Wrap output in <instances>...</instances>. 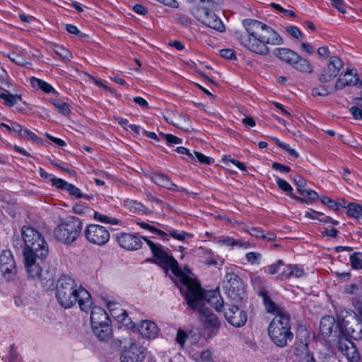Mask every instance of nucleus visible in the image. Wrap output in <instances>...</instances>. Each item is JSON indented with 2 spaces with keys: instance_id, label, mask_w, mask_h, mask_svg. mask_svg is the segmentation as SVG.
Instances as JSON below:
<instances>
[{
  "instance_id": "obj_46",
  "label": "nucleus",
  "mask_w": 362,
  "mask_h": 362,
  "mask_svg": "<svg viewBox=\"0 0 362 362\" xmlns=\"http://www.w3.org/2000/svg\"><path fill=\"white\" fill-rule=\"evenodd\" d=\"M293 180L296 185V187H297V189L298 190V192H300V194H302V192H305V189H303V187L305 186L306 185V181L304 178H303L300 175H296L294 178H293Z\"/></svg>"
},
{
  "instance_id": "obj_16",
  "label": "nucleus",
  "mask_w": 362,
  "mask_h": 362,
  "mask_svg": "<svg viewBox=\"0 0 362 362\" xmlns=\"http://www.w3.org/2000/svg\"><path fill=\"white\" fill-rule=\"evenodd\" d=\"M198 12V19L202 23L220 33L225 31L226 28L221 20L216 14L209 11V8H200Z\"/></svg>"
},
{
  "instance_id": "obj_37",
  "label": "nucleus",
  "mask_w": 362,
  "mask_h": 362,
  "mask_svg": "<svg viewBox=\"0 0 362 362\" xmlns=\"http://www.w3.org/2000/svg\"><path fill=\"white\" fill-rule=\"evenodd\" d=\"M163 228L168 232V236L170 235L178 240H184L186 236H190L189 234L187 233L185 231L179 232L166 226H163Z\"/></svg>"
},
{
  "instance_id": "obj_61",
  "label": "nucleus",
  "mask_w": 362,
  "mask_h": 362,
  "mask_svg": "<svg viewBox=\"0 0 362 362\" xmlns=\"http://www.w3.org/2000/svg\"><path fill=\"white\" fill-rule=\"evenodd\" d=\"M151 233H153L156 235H158L164 240H168V231H163V230H161L156 227H153V229Z\"/></svg>"
},
{
  "instance_id": "obj_22",
  "label": "nucleus",
  "mask_w": 362,
  "mask_h": 362,
  "mask_svg": "<svg viewBox=\"0 0 362 362\" xmlns=\"http://www.w3.org/2000/svg\"><path fill=\"white\" fill-rule=\"evenodd\" d=\"M50 182L53 186L56 187L57 189L66 191L71 197H74L77 199L83 198L88 200L92 199V196L82 193L80 189L61 178L52 177L50 179Z\"/></svg>"
},
{
  "instance_id": "obj_53",
  "label": "nucleus",
  "mask_w": 362,
  "mask_h": 362,
  "mask_svg": "<svg viewBox=\"0 0 362 362\" xmlns=\"http://www.w3.org/2000/svg\"><path fill=\"white\" fill-rule=\"evenodd\" d=\"M222 160L224 162H226V161L230 162L231 163L235 165L238 168H239L242 171L246 170V166L245 165V164L242 162H240V161L235 160V159L230 158L227 156H223Z\"/></svg>"
},
{
  "instance_id": "obj_10",
  "label": "nucleus",
  "mask_w": 362,
  "mask_h": 362,
  "mask_svg": "<svg viewBox=\"0 0 362 362\" xmlns=\"http://www.w3.org/2000/svg\"><path fill=\"white\" fill-rule=\"evenodd\" d=\"M223 288L227 296L235 300H241L244 297V286L240 278L235 273H227L223 281Z\"/></svg>"
},
{
  "instance_id": "obj_24",
  "label": "nucleus",
  "mask_w": 362,
  "mask_h": 362,
  "mask_svg": "<svg viewBox=\"0 0 362 362\" xmlns=\"http://www.w3.org/2000/svg\"><path fill=\"white\" fill-rule=\"evenodd\" d=\"M138 331L145 338L153 339L158 334L156 324L150 320H142L138 327Z\"/></svg>"
},
{
  "instance_id": "obj_50",
  "label": "nucleus",
  "mask_w": 362,
  "mask_h": 362,
  "mask_svg": "<svg viewBox=\"0 0 362 362\" xmlns=\"http://www.w3.org/2000/svg\"><path fill=\"white\" fill-rule=\"evenodd\" d=\"M271 6L274 8H275L276 10L280 11L281 13H284V15H286L287 16H289L291 18H295L296 17V14H295V13L293 11H292L291 10H287V9L283 8L279 4H275V3H272Z\"/></svg>"
},
{
  "instance_id": "obj_30",
  "label": "nucleus",
  "mask_w": 362,
  "mask_h": 362,
  "mask_svg": "<svg viewBox=\"0 0 362 362\" xmlns=\"http://www.w3.org/2000/svg\"><path fill=\"white\" fill-rule=\"evenodd\" d=\"M276 177V182L278 187L284 192L288 193L292 198L297 199L298 201L303 203L305 200L303 198L298 197L292 194L293 188L291 185L286 180L279 177Z\"/></svg>"
},
{
  "instance_id": "obj_18",
  "label": "nucleus",
  "mask_w": 362,
  "mask_h": 362,
  "mask_svg": "<svg viewBox=\"0 0 362 362\" xmlns=\"http://www.w3.org/2000/svg\"><path fill=\"white\" fill-rule=\"evenodd\" d=\"M343 68V62L338 57L333 56L329 58L327 66L324 69L319 76L321 83H327L334 78Z\"/></svg>"
},
{
  "instance_id": "obj_21",
  "label": "nucleus",
  "mask_w": 362,
  "mask_h": 362,
  "mask_svg": "<svg viewBox=\"0 0 362 362\" xmlns=\"http://www.w3.org/2000/svg\"><path fill=\"white\" fill-rule=\"evenodd\" d=\"M224 316L228 323L237 327L243 326L247 320L245 312L235 305H228L224 312Z\"/></svg>"
},
{
  "instance_id": "obj_6",
  "label": "nucleus",
  "mask_w": 362,
  "mask_h": 362,
  "mask_svg": "<svg viewBox=\"0 0 362 362\" xmlns=\"http://www.w3.org/2000/svg\"><path fill=\"white\" fill-rule=\"evenodd\" d=\"M188 306L198 314V317L204 327L210 329L214 332H217L221 326L220 321L209 308L203 306V300L200 295L197 293H191L189 294Z\"/></svg>"
},
{
  "instance_id": "obj_33",
  "label": "nucleus",
  "mask_w": 362,
  "mask_h": 362,
  "mask_svg": "<svg viewBox=\"0 0 362 362\" xmlns=\"http://www.w3.org/2000/svg\"><path fill=\"white\" fill-rule=\"evenodd\" d=\"M52 103L60 114L63 115L64 116L69 115L71 110L67 103L59 100H53Z\"/></svg>"
},
{
  "instance_id": "obj_57",
  "label": "nucleus",
  "mask_w": 362,
  "mask_h": 362,
  "mask_svg": "<svg viewBox=\"0 0 362 362\" xmlns=\"http://www.w3.org/2000/svg\"><path fill=\"white\" fill-rule=\"evenodd\" d=\"M301 195L307 197L310 201H315L319 198L317 193L312 189H305Z\"/></svg>"
},
{
  "instance_id": "obj_5",
  "label": "nucleus",
  "mask_w": 362,
  "mask_h": 362,
  "mask_svg": "<svg viewBox=\"0 0 362 362\" xmlns=\"http://www.w3.org/2000/svg\"><path fill=\"white\" fill-rule=\"evenodd\" d=\"M182 284L186 287L185 299L187 303L191 293H197L200 295L203 300V306L205 307L206 302L214 307L218 312L221 311L223 307V300L218 289L208 291L205 292L202 289L200 284L189 276H184L182 279Z\"/></svg>"
},
{
  "instance_id": "obj_62",
  "label": "nucleus",
  "mask_w": 362,
  "mask_h": 362,
  "mask_svg": "<svg viewBox=\"0 0 362 362\" xmlns=\"http://www.w3.org/2000/svg\"><path fill=\"white\" fill-rule=\"evenodd\" d=\"M332 5L341 13L346 12L345 8L343 6V0H332Z\"/></svg>"
},
{
  "instance_id": "obj_17",
  "label": "nucleus",
  "mask_w": 362,
  "mask_h": 362,
  "mask_svg": "<svg viewBox=\"0 0 362 362\" xmlns=\"http://www.w3.org/2000/svg\"><path fill=\"white\" fill-rule=\"evenodd\" d=\"M320 331L324 338L337 337L342 335L341 325L332 316L323 317L320 323Z\"/></svg>"
},
{
  "instance_id": "obj_56",
  "label": "nucleus",
  "mask_w": 362,
  "mask_h": 362,
  "mask_svg": "<svg viewBox=\"0 0 362 362\" xmlns=\"http://www.w3.org/2000/svg\"><path fill=\"white\" fill-rule=\"evenodd\" d=\"M175 151L180 154L187 155L189 161H193L194 160V156L191 153L189 150L187 148L179 146L175 149Z\"/></svg>"
},
{
  "instance_id": "obj_9",
  "label": "nucleus",
  "mask_w": 362,
  "mask_h": 362,
  "mask_svg": "<svg viewBox=\"0 0 362 362\" xmlns=\"http://www.w3.org/2000/svg\"><path fill=\"white\" fill-rule=\"evenodd\" d=\"M91 327L94 334L101 341H107L112 334L110 319L106 311L99 306L92 308L90 313Z\"/></svg>"
},
{
  "instance_id": "obj_59",
  "label": "nucleus",
  "mask_w": 362,
  "mask_h": 362,
  "mask_svg": "<svg viewBox=\"0 0 362 362\" xmlns=\"http://www.w3.org/2000/svg\"><path fill=\"white\" fill-rule=\"evenodd\" d=\"M350 112L356 119L362 120V110L356 106H353L350 108Z\"/></svg>"
},
{
  "instance_id": "obj_36",
  "label": "nucleus",
  "mask_w": 362,
  "mask_h": 362,
  "mask_svg": "<svg viewBox=\"0 0 362 362\" xmlns=\"http://www.w3.org/2000/svg\"><path fill=\"white\" fill-rule=\"evenodd\" d=\"M94 218L101 223H110L112 225H117L119 223V220L115 218L101 214L98 211H94Z\"/></svg>"
},
{
  "instance_id": "obj_42",
  "label": "nucleus",
  "mask_w": 362,
  "mask_h": 362,
  "mask_svg": "<svg viewBox=\"0 0 362 362\" xmlns=\"http://www.w3.org/2000/svg\"><path fill=\"white\" fill-rule=\"evenodd\" d=\"M359 254V252H354L350 256L351 265L354 269H362V259L358 257Z\"/></svg>"
},
{
  "instance_id": "obj_20",
  "label": "nucleus",
  "mask_w": 362,
  "mask_h": 362,
  "mask_svg": "<svg viewBox=\"0 0 362 362\" xmlns=\"http://www.w3.org/2000/svg\"><path fill=\"white\" fill-rule=\"evenodd\" d=\"M0 269L7 280L13 278L16 274V262L10 250H4L0 255Z\"/></svg>"
},
{
  "instance_id": "obj_13",
  "label": "nucleus",
  "mask_w": 362,
  "mask_h": 362,
  "mask_svg": "<svg viewBox=\"0 0 362 362\" xmlns=\"http://www.w3.org/2000/svg\"><path fill=\"white\" fill-rule=\"evenodd\" d=\"M337 347L350 362H358L361 358L360 353L358 352L354 343L349 339L346 336L342 334L339 336Z\"/></svg>"
},
{
  "instance_id": "obj_60",
  "label": "nucleus",
  "mask_w": 362,
  "mask_h": 362,
  "mask_svg": "<svg viewBox=\"0 0 362 362\" xmlns=\"http://www.w3.org/2000/svg\"><path fill=\"white\" fill-rule=\"evenodd\" d=\"M317 221H319L321 223H332L334 226H337L339 224V221L334 220L330 216H325L324 214L322 216H319V218H317Z\"/></svg>"
},
{
  "instance_id": "obj_52",
  "label": "nucleus",
  "mask_w": 362,
  "mask_h": 362,
  "mask_svg": "<svg viewBox=\"0 0 362 362\" xmlns=\"http://www.w3.org/2000/svg\"><path fill=\"white\" fill-rule=\"evenodd\" d=\"M21 139L35 141H37L39 140L38 137L33 132H30L26 128L23 129V131L21 132Z\"/></svg>"
},
{
  "instance_id": "obj_23",
  "label": "nucleus",
  "mask_w": 362,
  "mask_h": 362,
  "mask_svg": "<svg viewBox=\"0 0 362 362\" xmlns=\"http://www.w3.org/2000/svg\"><path fill=\"white\" fill-rule=\"evenodd\" d=\"M118 244L123 248L128 250H136L141 247V240L134 235L121 233L116 235Z\"/></svg>"
},
{
  "instance_id": "obj_41",
  "label": "nucleus",
  "mask_w": 362,
  "mask_h": 362,
  "mask_svg": "<svg viewBox=\"0 0 362 362\" xmlns=\"http://www.w3.org/2000/svg\"><path fill=\"white\" fill-rule=\"evenodd\" d=\"M159 136L163 137L168 145L180 144L182 143V140L176 136L170 134L159 133Z\"/></svg>"
},
{
  "instance_id": "obj_34",
  "label": "nucleus",
  "mask_w": 362,
  "mask_h": 362,
  "mask_svg": "<svg viewBox=\"0 0 362 362\" xmlns=\"http://www.w3.org/2000/svg\"><path fill=\"white\" fill-rule=\"evenodd\" d=\"M352 305L356 311L355 315L362 322V294L352 299Z\"/></svg>"
},
{
  "instance_id": "obj_38",
  "label": "nucleus",
  "mask_w": 362,
  "mask_h": 362,
  "mask_svg": "<svg viewBox=\"0 0 362 362\" xmlns=\"http://www.w3.org/2000/svg\"><path fill=\"white\" fill-rule=\"evenodd\" d=\"M0 98L3 99L5 104L9 107L14 106L17 103V100H21V95L6 93H1Z\"/></svg>"
},
{
  "instance_id": "obj_32",
  "label": "nucleus",
  "mask_w": 362,
  "mask_h": 362,
  "mask_svg": "<svg viewBox=\"0 0 362 362\" xmlns=\"http://www.w3.org/2000/svg\"><path fill=\"white\" fill-rule=\"evenodd\" d=\"M346 214L355 218L362 217V206L356 203H350L347 206Z\"/></svg>"
},
{
  "instance_id": "obj_48",
  "label": "nucleus",
  "mask_w": 362,
  "mask_h": 362,
  "mask_svg": "<svg viewBox=\"0 0 362 362\" xmlns=\"http://www.w3.org/2000/svg\"><path fill=\"white\" fill-rule=\"evenodd\" d=\"M260 257L261 255L259 253L252 252H248L245 255L247 261L252 264H258Z\"/></svg>"
},
{
  "instance_id": "obj_51",
  "label": "nucleus",
  "mask_w": 362,
  "mask_h": 362,
  "mask_svg": "<svg viewBox=\"0 0 362 362\" xmlns=\"http://www.w3.org/2000/svg\"><path fill=\"white\" fill-rule=\"evenodd\" d=\"M21 139L35 141H37L39 140L38 137L33 132H30L26 128L23 129V131L21 132Z\"/></svg>"
},
{
  "instance_id": "obj_64",
  "label": "nucleus",
  "mask_w": 362,
  "mask_h": 362,
  "mask_svg": "<svg viewBox=\"0 0 362 362\" xmlns=\"http://www.w3.org/2000/svg\"><path fill=\"white\" fill-rule=\"evenodd\" d=\"M74 213L77 214H82L86 212L87 208L81 204H76L73 206Z\"/></svg>"
},
{
  "instance_id": "obj_11",
  "label": "nucleus",
  "mask_w": 362,
  "mask_h": 362,
  "mask_svg": "<svg viewBox=\"0 0 362 362\" xmlns=\"http://www.w3.org/2000/svg\"><path fill=\"white\" fill-rule=\"evenodd\" d=\"M84 235L89 243L97 245H103L110 239L108 230L98 224L88 225L84 230Z\"/></svg>"
},
{
  "instance_id": "obj_35",
  "label": "nucleus",
  "mask_w": 362,
  "mask_h": 362,
  "mask_svg": "<svg viewBox=\"0 0 362 362\" xmlns=\"http://www.w3.org/2000/svg\"><path fill=\"white\" fill-rule=\"evenodd\" d=\"M8 57L11 62L21 66H25L27 64H30L26 58L21 54L11 53L8 54Z\"/></svg>"
},
{
  "instance_id": "obj_28",
  "label": "nucleus",
  "mask_w": 362,
  "mask_h": 362,
  "mask_svg": "<svg viewBox=\"0 0 362 362\" xmlns=\"http://www.w3.org/2000/svg\"><path fill=\"white\" fill-rule=\"evenodd\" d=\"M291 66L301 72L309 74L313 72V67L309 62L299 55L298 59L294 60Z\"/></svg>"
},
{
  "instance_id": "obj_43",
  "label": "nucleus",
  "mask_w": 362,
  "mask_h": 362,
  "mask_svg": "<svg viewBox=\"0 0 362 362\" xmlns=\"http://www.w3.org/2000/svg\"><path fill=\"white\" fill-rule=\"evenodd\" d=\"M320 201L322 204L327 206L334 211H338V203L328 197H322Z\"/></svg>"
},
{
  "instance_id": "obj_45",
  "label": "nucleus",
  "mask_w": 362,
  "mask_h": 362,
  "mask_svg": "<svg viewBox=\"0 0 362 362\" xmlns=\"http://www.w3.org/2000/svg\"><path fill=\"white\" fill-rule=\"evenodd\" d=\"M329 93V91L325 86H320L318 87L314 88L312 90V95L315 97L316 96H327Z\"/></svg>"
},
{
  "instance_id": "obj_26",
  "label": "nucleus",
  "mask_w": 362,
  "mask_h": 362,
  "mask_svg": "<svg viewBox=\"0 0 362 362\" xmlns=\"http://www.w3.org/2000/svg\"><path fill=\"white\" fill-rule=\"evenodd\" d=\"M152 181L156 185L170 189L180 191L182 188L178 187L172 182L168 176L163 173H153L151 176Z\"/></svg>"
},
{
  "instance_id": "obj_40",
  "label": "nucleus",
  "mask_w": 362,
  "mask_h": 362,
  "mask_svg": "<svg viewBox=\"0 0 362 362\" xmlns=\"http://www.w3.org/2000/svg\"><path fill=\"white\" fill-rule=\"evenodd\" d=\"M54 52L65 60H70L71 58V53L65 47L59 45H55Z\"/></svg>"
},
{
  "instance_id": "obj_31",
  "label": "nucleus",
  "mask_w": 362,
  "mask_h": 362,
  "mask_svg": "<svg viewBox=\"0 0 362 362\" xmlns=\"http://www.w3.org/2000/svg\"><path fill=\"white\" fill-rule=\"evenodd\" d=\"M112 316L115 318L118 322L124 325H128L129 319L127 311L120 307L112 308Z\"/></svg>"
},
{
  "instance_id": "obj_7",
  "label": "nucleus",
  "mask_w": 362,
  "mask_h": 362,
  "mask_svg": "<svg viewBox=\"0 0 362 362\" xmlns=\"http://www.w3.org/2000/svg\"><path fill=\"white\" fill-rule=\"evenodd\" d=\"M141 238L144 241H146L150 247L151 251L155 257L154 262L166 270L170 269L175 276L180 277V282L182 283V277L187 276L183 273L181 269H180L177 260H175L172 255H169L167 250L161 245L154 243L145 236H142Z\"/></svg>"
},
{
  "instance_id": "obj_39",
  "label": "nucleus",
  "mask_w": 362,
  "mask_h": 362,
  "mask_svg": "<svg viewBox=\"0 0 362 362\" xmlns=\"http://www.w3.org/2000/svg\"><path fill=\"white\" fill-rule=\"evenodd\" d=\"M11 86L6 71L0 67V88L6 90Z\"/></svg>"
},
{
  "instance_id": "obj_8",
  "label": "nucleus",
  "mask_w": 362,
  "mask_h": 362,
  "mask_svg": "<svg viewBox=\"0 0 362 362\" xmlns=\"http://www.w3.org/2000/svg\"><path fill=\"white\" fill-rule=\"evenodd\" d=\"M83 223L80 218L76 216H69L55 228L54 230V238L64 244L74 243L80 235L82 230Z\"/></svg>"
},
{
  "instance_id": "obj_44",
  "label": "nucleus",
  "mask_w": 362,
  "mask_h": 362,
  "mask_svg": "<svg viewBox=\"0 0 362 362\" xmlns=\"http://www.w3.org/2000/svg\"><path fill=\"white\" fill-rule=\"evenodd\" d=\"M286 32L296 39H300L303 37V34L300 29L296 26H288L286 28Z\"/></svg>"
},
{
  "instance_id": "obj_47",
  "label": "nucleus",
  "mask_w": 362,
  "mask_h": 362,
  "mask_svg": "<svg viewBox=\"0 0 362 362\" xmlns=\"http://www.w3.org/2000/svg\"><path fill=\"white\" fill-rule=\"evenodd\" d=\"M199 1L206 4V6L202 8H209V11H210V10H216L221 4V0H199Z\"/></svg>"
},
{
  "instance_id": "obj_25",
  "label": "nucleus",
  "mask_w": 362,
  "mask_h": 362,
  "mask_svg": "<svg viewBox=\"0 0 362 362\" xmlns=\"http://www.w3.org/2000/svg\"><path fill=\"white\" fill-rule=\"evenodd\" d=\"M305 275V272L303 268L294 264H289L286 269H284L276 279L281 281L286 280L291 277L300 278Z\"/></svg>"
},
{
  "instance_id": "obj_2",
  "label": "nucleus",
  "mask_w": 362,
  "mask_h": 362,
  "mask_svg": "<svg viewBox=\"0 0 362 362\" xmlns=\"http://www.w3.org/2000/svg\"><path fill=\"white\" fill-rule=\"evenodd\" d=\"M258 294L262 298L267 311L275 314L268 327V334L271 340L279 347L286 346L288 340L293 338V334L291 331L290 315L277 306L267 291H260Z\"/></svg>"
},
{
  "instance_id": "obj_63",
  "label": "nucleus",
  "mask_w": 362,
  "mask_h": 362,
  "mask_svg": "<svg viewBox=\"0 0 362 362\" xmlns=\"http://www.w3.org/2000/svg\"><path fill=\"white\" fill-rule=\"evenodd\" d=\"M323 213L312 210L311 211H306L305 216L311 219L317 220L319 216H322Z\"/></svg>"
},
{
  "instance_id": "obj_3",
  "label": "nucleus",
  "mask_w": 362,
  "mask_h": 362,
  "mask_svg": "<svg viewBox=\"0 0 362 362\" xmlns=\"http://www.w3.org/2000/svg\"><path fill=\"white\" fill-rule=\"evenodd\" d=\"M55 296L59 304L66 309L78 302L80 309L87 313L93 304L90 293L68 275H62L58 279Z\"/></svg>"
},
{
  "instance_id": "obj_12",
  "label": "nucleus",
  "mask_w": 362,
  "mask_h": 362,
  "mask_svg": "<svg viewBox=\"0 0 362 362\" xmlns=\"http://www.w3.org/2000/svg\"><path fill=\"white\" fill-rule=\"evenodd\" d=\"M309 337L310 335L306 329L303 327L298 329L293 350L295 356L299 360L308 358L310 356L308 349Z\"/></svg>"
},
{
  "instance_id": "obj_54",
  "label": "nucleus",
  "mask_w": 362,
  "mask_h": 362,
  "mask_svg": "<svg viewBox=\"0 0 362 362\" xmlns=\"http://www.w3.org/2000/svg\"><path fill=\"white\" fill-rule=\"evenodd\" d=\"M194 155L201 163L210 165L214 161L212 158L207 157L199 152L194 151Z\"/></svg>"
},
{
  "instance_id": "obj_1",
  "label": "nucleus",
  "mask_w": 362,
  "mask_h": 362,
  "mask_svg": "<svg viewBox=\"0 0 362 362\" xmlns=\"http://www.w3.org/2000/svg\"><path fill=\"white\" fill-rule=\"evenodd\" d=\"M243 25L245 33H240L238 40L250 51L262 55L269 52L267 45H280L283 39L272 27L254 19H245Z\"/></svg>"
},
{
  "instance_id": "obj_49",
  "label": "nucleus",
  "mask_w": 362,
  "mask_h": 362,
  "mask_svg": "<svg viewBox=\"0 0 362 362\" xmlns=\"http://www.w3.org/2000/svg\"><path fill=\"white\" fill-rule=\"evenodd\" d=\"M220 54L222 57L226 59H235V52L232 49H223L220 50Z\"/></svg>"
},
{
  "instance_id": "obj_29",
  "label": "nucleus",
  "mask_w": 362,
  "mask_h": 362,
  "mask_svg": "<svg viewBox=\"0 0 362 362\" xmlns=\"http://www.w3.org/2000/svg\"><path fill=\"white\" fill-rule=\"evenodd\" d=\"M30 81L33 86H37L46 93L58 94V93L49 83L45 82L43 80L33 77L31 78Z\"/></svg>"
},
{
  "instance_id": "obj_14",
  "label": "nucleus",
  "mask_w": 362,
  "mask_h": 362,
  "mask_svg": "<svg viewBox=\"0 0 362 362\" xmlns=\"http://www.w3.org/2000/svg\"><path fill=\"white\" fill-rule=\"evenodd\" d=\"M346 86L362 87V79H361L357 72L354 69H346V71L342 72L338 79L336 81L334 88L336 90H342Z\"/></svg>"
},
{
  "instance_id": "obj_27",
  "label": "nucleus",
  "mask_w": 362,
  "mask_h": 362,
  "mask_svg": "<svg viewBox=\"0 0 362 362\" xmlns=\"http://www.w3.org/2000/svg\"><path fill=\"white\" fill-rule=\"evenodd\" d=\"M274 54L279 59L290 65L293 63L294 60L298 59V54L288 48H276L274 49Z\"/></svg>"
},
{
  "instance_id": "obj_58",
  "label": "nucleus",
  "mask_w": 362,
  "mask_h": 362,
  "mask_svg": "<svg viewBox=\"0 0 362 362\" xmlns=\"http://www.w3.org/2000/svg\"><path fill=\"white\" fill-rule=\"evenodd\" d=\"M272 168H273V169H274L276 170H279L280 172L285 173L291 171V168L289 166L284 165L281 163H276V162L273 163Z\"/></svg>"
},
{
  "instance_id": "obj_55",
  "label": "nucleus",
  "mask_w": 362,
  "mask_h": 362,
  "mask_svg": "<svg viewBox=\"0 0 362 362\" xmlns=\"http://www.w3.org/2000/svg\"><path fill=\"white\" fill-rule=\"evenodd\" d=\"M281 265H284V262L283 260L279 259L275 263L268 267V272L272 275L276 274Z\"/></svg>"
},
{
  "instance_id": "obj_4",
  "label": "nucleus",
  "mask_w": 362,
  "mask_h": 362,
  "mask_svg": "<svg viewBox=\"0 0 362 362\" xmlns=\"http://www.w3.org/2000/svg\"><path fill=\"white\" fill-rule=\"evenodd\" d=\"M22 240L14 237L13 245L18 250H22L23 255L30 252L39 259H45L49 254L48 245L44 237L31 226H23L21 229Z\"/></svg>"
},
{
  "instance_id": "obj_15",
  "label": "nucleus",
  "mask_w": 362,
  "mask_h": 362,
  "mask_svg": "<svg viewBox=\"0 0 362 362\" xmlns=\"http://www.w3.org/2000/svg\"><path fill=\"white\" fill-rule=\"evenodd\" d=\"M146 349L144 346L131 342L128 348L124 347L121 356V362H141L146 358Z\"/></svg>"
},
{
  "instance_id": "obj_19",
  "label": "nucleus",
  "mask_w": 362,
  "mask_h": 362,
  "mask_svg": "<svg viewBox=\"0 0 362 362\" xmlns=\"http://www.w3.org/2000/svg\"><path fill=\"white\" fill-rule=\"evenodd\" d=\"M23 255L25 267L29 278L40 279L42 274V264L43 259H39L35 255H31L30 252H27Z\"/></svg>"
}]
</instances>
